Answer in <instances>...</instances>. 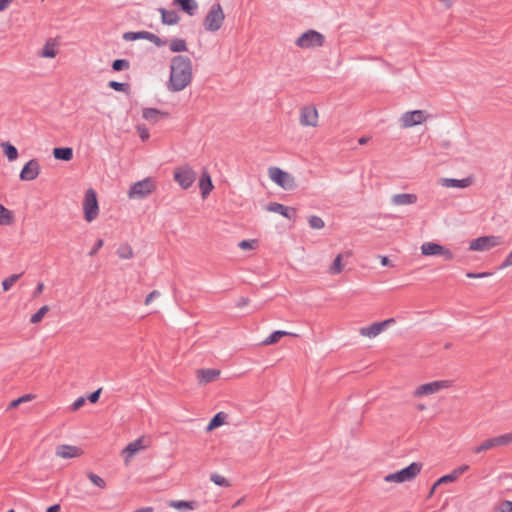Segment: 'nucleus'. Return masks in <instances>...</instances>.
I'll return each mask as SVG.
<instances>
[{
  "mask_svg": "<svg viewBox=\"0 0 512 512\" xmlns=\"http://www.w3.org/2000/svg\"><path fill=\"white\" fill-rule=\"evenodd\" d=\"M192 81V61L187 56H174L170 63V76L167 84L171 92L184 90Z\"/></svg>",
  "mask_w": 512,
  "mask_h": 512,
  "instance_id": "1",
  "label": "nucleus"
},
{
  "mask_svg": "<svg viewBox=\"0 0 512 512\" xmlns=\"http://www.w3.org/2000/svg\"><path fill=\"white\" fill-rule=\"evenodd\" d=\"M422 469V463L413 462L407 467L395 472L390 473L384 477L386 482L403 483L413 480Z\"/></svg>",
  "mask_w": 512,
  "mask_h": 512,
  "instance_id": "2",
  "label": "nucleus"
},
{
  "mask_svg": "<svg viewBox=\"0 0 512 512\" xmlns=\"http://www.w3.org/2000/svg\"><path fill=\"white\" fill-rule=\"evenodd\" d=\"M325 42V37L320 32L310 29L302 33L296 40L295 44L299 48L313 49L322 47Z\"/></svg>",
  "mask_w": 512,
  "mask_h": 512,
  "instance_id": "3",
  "label": "nucleus"
},
{
  "mask_svg": "<svg viewBox=\"0 0 512 512\" xmlns=\"http://www.w3.org/2000/svg\"><path fill=\"white\" fill-rule=\"evenodd\" d=\"M156 189L155 182L148 177L132 184L128 190L130 199H144Z\"/></svg>",
  "mask_w": 512,
  "mask_h": 512,
  "instance_id": "4",
  "label": "nucleus"
},
{
  "mask_svg": "<svg viewBox=\"0 0 512 512\" xmlns=\"http://www.w3.org/2000/svg\"><path fill=\"white\" fill-rule=\"evenodd\" d=\"M224 19L225 15L221 5L215 3L211 6V9L204 19V27L207 31L216 32L221 28Z\"/></svg>",
  "mask_w": 512,
  "mask_h": 512,
  "instance_id": "5",
  "label": "nucleus"
},
{
  "mask_svg": "<svg viewBox=\"0 0 512 512\" xmlns=\"http://www.w3.org/2000/svg\"><path fill=\"white\" fill-rule=\"evenodd\" d=\"M270 179L285 190H292L296 187L295 179L288 172L278 167H270L268 170Z\"/></svg>",
  "mask_w": 512,
  "mask_h": 512,
  "instance_id": "6",
  "label": "nucleus"
},
{
  "mask_svg": "<svg viewBox=\"0 0 512 512\" xmlns=\"http://www.w3.org/2000/svg\"><path fill=\"white\" fill-rule=\"evenodd\" d=\"M509 444H512V431L496 437L488 438L480 445L474 447L472 451L473 453L478 454L496 447L507 446Z\"/></svg>",
  "mask_w": 512,
  "mask_h": 512,
  "instance_id": "7",
  "label": "nucleus"
},
{
  "mask_svg": "<svg viewBox=\"0 0 512 512\" xmlns=\"http://www.w3.org/2000/svg\"><path fill=\"white\" fill-rule=\"evenodd\" d=\"M83 210L86 221H93L99 212L96 192L90 188L85 192Z\"/></svg>",
  "mask_w": 512,
  "mask_h": 512,
  "instance_id": "8",
  "label": "nucleus"
},
{
  "mask_svg": "<svg viewBox=\"0 0 512 512\" xmlns=\"http://www.w3.org/2000/svg\"><path fill=\"white\" fill-rule=\"evenodd\" d=\"M174 179L183 189H188L196 180V172L189 166H181L175 169Z\"/></svg>",
  "mask_w": 512,
  "mask_h": 512,
  "instance_id": "9",
  "label": "nucleus"
},
{
  "mask_svg": "<svg viewBox=\"0 0 512 512\" xmlns=\"http://www.w3.org/2000/svg\"><path fill=\"white\" fill-rule=\"evenodd\" d=\"M501 243L498 236H482L470 242L469 249L472 251H486Z\"/></svg>",
  "mask_w": 512,
  "mask_h": 512,
  "instance_id": "10",
  "label": "nucleus"
},
{
  "mask_svg": "<svg viewBox=\"0 0 512 512\" xmlns=\"http://www.w3.org/2000/svg\"><path fill=\"white\" fill-rule=\"evenodd\" d=\"M426 113L423 110H413L405 112L401 118V126L403 128H410L416 125H420L426 121Z\"/></svg>",
  "mask_w": 512,
  "mask_h": 512,
  "instance_id": "11",
  "label": "nucleus"
},
{
  "mask_svg": "<svg viewBox=\"0 0 512 512\" xmlns=\"http://www.w3.org/2000/svg\"><path fill=\"white\" fill-rule=\"evenodd\" d=\"M299 122L304 127H316L318 124V111L316 107L312 105L302 107Z\"/></svg>",
  "mask_w": 512,
  "mask_h": 512,
  "instance_id": "12",
  "label": "nucleus"
},
{
  "mask_svg": "<svg viewBox=\"0 0 512 512\" xmlns=\"http://www.w3.org/2000/svg\"><path fill=\"white\" fill-rule=\"evenodd\" d=\"M40 164L37 159L29 160L22 168L19 178L22 181L35 180L40 174Z\"/></svg>",
  "mask_w": 512,
  "mask_h": 512,
  "instance_id": "13",
  "label": "nucleus"
},
{
  "mask_svg": "<svg viewBox=\"0 0 512 512\" xmlns=\"http://www.w3.org/2000/svg\"><path fill=\"white\" fill-rule=\"evenodd\" d=\"M448 386H449L448 381H443V380L433 381L430 383L422 384L419 387H417L414 392V395L416 397H421L424 395L434 394V393L440 391L441 389L447 388Z\"/></svg>",
  "mask_w": 512,
  "mask_h": 512,
  "instance_id": "14",
  "label": "nucleus"
},
{
  "mask_svg": "<svg viewBox=\"0 0 512 512\" xmlns=\"http://www.w3.org/2000/svg\"><path fill=\"white\" fill-rule=\"evenodd\" d=\"M266 210L270 211V212L278 213L289 220H292V219L294 220L296 217V210L294 208L287 207L278 202H270L266 206Z\"/></svg>",
  "mask_w": 512,
  "mask_h": 512,
  "instance_id": "15",
  "label": "nucleus"
},
{
  "mask_svg": "<svg viewBox=\"0 0 512 512\" xmlns=\"http://www.w3.org/2000/svg\"><path fill=\"white\" fill-rule=\"evenodd\" d=\"M196 374L199 384H208L219 377L220 370L213 368L199 369Z\"/></svg>",
  "mask_w": 512,
  "mask_h": 512,
  "instance_id": "16",
  "label": "nucleus"
},
{
  "mask_svg": "<svg viewBox=\"0 0 512 512\" xmlns=\"http://www.w3.org/2000/svg\"><path fill=\"white\" fill-rule=\"evenodd\" d=\"M142 117L150 123H157L161 119L168 118L169 113L156 108H144L142 111Z\"/></svg>",
  "mask_w": 512,
  "mask_h": 512,
  "instance_id": "17",
  "label": "nucleus"
},
{
  "mask_svg": "<svg viewBox=\"0 0 512 512\" xmlns=\"http://www.w3.org/2000/svg\"><path fill=\"white\" fill-rule=\"evenodd\" d=\"M440 183L447 188H466L472 184V178L467 177L463 179L454 178H441Z\"/></svg>",
  "mask_w": 512,
  "mask_h": 512,
  "instance_id": "18",
  "label": "nucleus"
},
{
  "mask_svg": "<svg viewBox=\"0 0 512 512\" xmlns=\"http://www.w3.org/2000/svg\"><path fill=\"white\" fill-rule=\"evenodd\" d=\"M80 454L81 449L76 446L60 445L56 449V455L64 459L78 457Z\"/></svg>",
  "mask_w": 512,
  "mask_h": 512,
  "instance_id": "19",
  "label": "nucleus"
},
{
  "mask_svg": "<svg viewBox=\"0 0 512 512\" xmlns=\"http://www.w3.org/2000/svg\"><path fill=\"white\" fill-rule=\"evenodd\" d=\"M417 195L410 193L395 194L391 197V203L396 206L411 205L417 202Z\"/></svg>",
  "mask_w": 512,
  "mask_h": 512,
  "instance_id": "20",
  "label": "nucleus"
},
{
  "mask_svg": "<svg viewBox=\"0 0 512 512\" xmlns=\"http://www.w3.org/2000/svg\"><path fill=\"white\" fill-rule=\"evenodd\" d=\"M382 331H384L383 323L374 322L369 326L361 327L359 333L361 336L374 338L378 336Z\"/></svg>",
  "mask_w": 512,
  "mask_h": 512,
  "instance_id": "21",
  "label": "nucleus"
},
{
  "mask_svg": "<svg viewBox=\"0 0 512 512\" xmlns=\"http://www.w3.org/2000/svg\"><path fill=\"white\" fill-rule=\"evenodd\" d=\"M174 3L189 16H194L198 9V4L195 0H174Z\"/></svg>",
  "mask_w": 512,
  "mask_h": 512,
  "instance_id": "22",
  "label": "nucleus"
},
{
  "mask_svg": "<svg viewBox=\"0 0 512 512\" xmlns=\"http://www.w3.org/2000/svg\"><path fill=\"white\" fill-rule=\"evenodd\" d=\"M146 447H147V444L144 443V438L140 437V438L136 439L135 441L129 443L123 450V453H127V457H131L135 453H137L140 450L145 449Z\"/></svg>",
  "mask_w": 512,
  "mask_h": 512,
  "instance_id": "23",
  "label": "nucleus"
},
{
  "mask_svg": "<svg viewBox=\"0 0 512 512\" xmlns=\"http://www.w3.org/2000/svg\"><path fill=\"white\" fill-rule=\"evenodd\" d=\"M159 12L161 13L162 22L167 25H175L179 22V15L174 10H166L165 8H160Z\"/></svg>",
  "mask_w": 512,
  "mask_h": 512,
  "instance_id": "24",
  "label": "nucleus"
},
{
  "mask_svg": "<svg viewBox=\"0 0 512 512\" xmlns=\"http://www.w3.org/2000/svg\"><path fill=\"white\" fill-rule=\"evenodd\" d=\"M199 187L201 189L202 197H206L213 189V184L210 175L204 172L199 181Z\"/></svg>",
  "mask_w": 512,
  "mask_h": 512,
  "instance_id": "25",
  "label": "nucleus"
},
{
  "mask_svg": "<svg viewBox=\"0 0 512 512\" xmlns=\"http://www.w3.org/2000/svg\"><path fill=\"white\" fill-rule=\"evenodd\" d=\"M442 251V245L434 242H425L421 245V252L425 256H436Z\"/></svg>",
  "mask_w": 512,
  "mask_h": 512,
  "instance_id": "26",
  "label": "nucleus"
},
{
  "mask_svg": "<svg viewBox=\"0 0 512 512\" xmlns=\"http://www.w3.org/2000/svg\"><path fill=\"white\" fill-rule=\"evenodd\" d=\"M53 156L57 160L70 161L73 158V149L70 147L54 148Z\"/></svg>",
  "mask_w": 512,
  "mask_h": 512,
  "instance_id": "27",
  "label": "nucleus"
},
{
  "mask_svg": "<svg viewBox=\"0 0 512 512\" xmlns=\"http://www.w3.org/2000/svg\"><path fill=\"white\" fill-rule=\"evenodd\" d=\"M169 506L178 510H194L197 507V503L195 501L172 500Z\"/></svg>",
  "mask_w": 512,
  "mask_h": 512,
  "instance_id": "28",
  "label": "nucleus"
},
{
  "mask_svg": "<svg viewBox=\"0 0 512 512\" xmlns=\"http://www.w3.org/2000/svg\"><path fill=\"white\" fill-rule=\"evenodd\" d=\"M286 335H292V333L290 332H287V331H282V330H277V331H274L272 332L263 342L262 344L263 345H272V344H275L277 343L283 336H286ZM293 336H296L295 334H293Z\"/></svg>",
  "mask_w": 512,
  "mask_h": 512,
  "instance_id": "29",
  "label": "nucleus"
},
{
  "mask_svg": "<svg viewBox=\"0 0 512 512\" xmlns=\"http://www.w3.org/2000/svg\"><path fill=\"white\" fill-rule=\"evenodd\" d=\"M227 414L224 412H218L216 415L213 416V418L210 420L206 430L212 431L213 429L223 425L226 421Z\"/></svg>",
  "mask_w": 512,
  "mask_h": 512,
  "instance_id": "30",
  "label": "nucleus"
},
{
  "mask_svg": "<svg viewBox=\"0 0 512 512\" xmlns=\"http://www.w3.org/2000/svg\"><path fill=\"white\" fill-rule=\"evenodd\" d=\"M14 220L13 213L0 204V226H6L12 224Z\"/></svg>",
  "mask_w": 512,
  "mask_h": 512,
  "instance_id": "31",
  "label": "nucleus"
},
{
  "mask_svg": "<svg viewBox=\"0 0 512 512\" xmlns=\"http://www.w3.org/2000/svg\"><path fill=\"white\" fill-rule=\"evenodd\" d=\"M1 147L9 161H14L17 159L18 150L14 145H12L9 142H3V143H1Z\"/></svg>",
  "mask_w": 512,
  "mask_h": 512,
  "instance_id": "32",
  "label": "nucleus"
},
{
  "mask_svg": "<svg viewBox=\"0 0 512 512\" xmlns=\"http://www.w3.org/2000/svg\"><path fill=\"white\" fill-rule=\"evenodd\" d=\"M150 33L151 32H148V31L125 32L123 34V39L125 41H135L138 39L149 40Z\"/></svg>",
  "mask_w": 512,
  "mask_h": 512,
  "instance_id": "33",
  "label": "nucleus"
},
{
  "mask_svg": "<svg viewBox=\"0 0 512 512\" xmlns=\"http://www.w3.org/2000/svg\"><path fill=\"white\" fill-rule=\"evenodd\" d=\"M169 48L172 52H184L187 51V44L182 38H174L170 41Z\"/></svg>",
  "mask_w": 512,
  "mask_h": 512,
  "instance_id": "34",
  "label": "nucleus"
},
{
  "mask_svg": "<svg viewBox=\"0 0 512 512\" xmlns=\"http://www.w3.org/2000/svg\"><path fill=\"white\" fill-rule=\"evenodd\" d=\"M117 255L121 259H131L134 256V253L132 247L129 244L125 243L119 246V248L117 249Z\"/></svg>",
  "mask_w": 512,
  "mask_h": 512,
  "instance_id": "35",
  "label": "nucleus"
},
{
  "mask_svg": "<svg viewBox=\"0 0 512 512\" xmlns=\"http://www.w3.org/2000/svg\"><path fill=\"white\" fill-rule=\"evenodd\" d=\"M21 276H22V273H20V274H12L9 277L5 278L2 281L3 290L4 291H8L15 284V282L18 281V279Z\"/></svg>",
  "mask_w": 512,
  "mask_h": 512,
  "instance_id": "36",
  "label": "nucleus"
},
{
  "mask_svg": "<svg viewBox=\"0 0 512 512\" xmlns=\"http://www.w3.org/2000/svg\"><path fill=\"white\" fill-rule=\"evenodd\" d=\"M49 311V307L47 305H44L42 306L36 313H34L31 318H30V322L32 324H36V323H39L43 317L45 316V314Z\"/></svg>",
  "mask_w": 512,
  "mask_h": 512,
  "instance_id": "37",
  "label": "nucleus"
},
{
  "mask_svg": "<svg viewBox=\"0 0 512 512\" xmlns=\"http://www.w3.org/2000/svg\"><path fill=\"white\" fill-rule=\"evenodd\" d=\"M108 86L115 90V91H119V92H129L130 91V85L129 83H123V82H117V81H110L108 83Z\"/></svg>",
  "mask_w": 512,
  "mask_h": 512,
  "instance_id": "38",
  "label": "nucleus"
},
{
  "mask_svg": "<svg viewBox=\"0 0 512 512\" xmlns=\"http://www.w3.org/2000/svg\"><path fill=\"white\" fill-rule=\"evenodd\" d=\"M308 223L312 229H322L325 226L323 219L316 215L310 216L308 218Z\"/></svg>",
  "mask_w": 512,
  "mask_h": 512,
  "instance_id": "39",
  "label": "nucleus"
},
{
  "mask_svg": "<svg viewBox=\"0 0 512 512\" xmlns=\"http://www.w3.org/2000/svg\"><path fill=\"white\" fill-rule=\"evenodd\" d=\"M210 480L214 484H216V485H218L220 487H229L230 486L229 481L225 477H223V476H221V475H219L217 473L211 474Z\"/></svg>",
  "mask_w": 512,
  "mask_h": 512,
  "instance_id": "40",
  "label": "nucleus"
},
{
  "mask_svg": "<svg viewBox=\"0 0 512 512\" xmlns=\"http://www.w3.org/2000/svg\"><path fill=\"white\" fill-rule=\"evenodd\" d=\"M342 255L339 254L337 255V257L334 259L331 267H330V273L333 274V275H336V274H339L342 272V269H343V266H342Z\"/></svg>",
  "mask_w": 512,
  "mask_h": 512,
  "instance_id": "41",
  "label": "nucleus"
},
{
  "mask_svg": "<svg viewBox=\"0 0 512 512\" xmlns=\"http://www.w3.org/2000/svg\"><path fill=\"white\" fill-rule=\"evenodd\" d=\"M130 67V63L128 60L126 59H116L113 61L112 63V69L114 71H122V70H126Z\"/></svg>",
  "mask_w": 512,
  "mask_h": 512,
  "instance_id": "42",
  "label": "nucleus"
},
{
  "mask_svg": "<svg viewBox=\"0 0 512 512\" xmlns=\"http://www.w3.org/2000/svg\"><path fill=\"white\" fill-rule=\"evenodd\" d=\"M57 52L54 48L53 44H50L47 42L41 52V56L45 58H54L56 56Z\"/></svg>",
  "mask_w": 512,
  "mask_h": 512,
  "instance_id": "43",
  "label": "nucleus"
},
{
  "mask_svg": "<svg viewBox=\"0 0 512 512\" xmlns=\"http://www.w3.org/2000/svg\"><path fill=\"white\" fill-rule=\"evenodd\" d=\"M87 477L89 478V480L94 484L96 485L97 487L99 488H105L106 486V483L104 481V479H102L100 476H98L97 474L93 473V472H89L87 474Z\"/></svg>",
  "mask_w": 512,
  "mask_h": 512,
  "instance_id": "44",
  "label": "nucleus"
},
{
  "mask_svg": "<svg viewBox=\"0 0 512 512\" xmlns=\"http://www.w3.org/2000/svg\"><path fill=\"white\" fill-rule=\"evenodd\" d=\"M33 395L31 394H26V395H23L15 400H13L10 404H9V409H12V408H16L18 407L21 403H24V402H27V401H30L33 399Z\"/></svg>",
  "mask_w": 512,
  "mask_h": 512,
  "instance_id": "45",
  "label": "nucleus"
},
{
  "mask_svg": "<svg viewBox=\"0 0 512 512\" xmlns=\"http://www.w3.org/2000/svg\"><path fill=\"white\" fill-rule=\"evenodd\" d=\"M238 246L241 249H254L257 246V240H242L239 242Z\"/></svg>",
  "mask_w": 512,
  "mask_h": 512,
  "instance_id": "46",
  "label": "nucleus"
},
{
  "mask_svg": "<svg viewBox=\"0 0 512 512\" xmlns=\"http://www.w3.org/2000/svg\"><path fill=\"white\" fill-rule=\"evenodd\" d=\"M149 41L154 43L157 47H163L167 43L166 40L161 39L160 37H158L154 33H150Z\"/></svg>",
  "mask_w": 512,
  "mask_h": 512,
  "instance_id": "47",
  "label": "nucleus"
},
{
  "mask_svg": "<svg viewBox=\"0 0 512 512\" xmlns=\"http://www.w3.org/2000/svg\"><path fill=\"white\" fill-rule=\"evenodd\" d=\"M137 131H138L139 137L141 138L142 141H146L149 139L150 133H149L148 128H146L145 126L139 125V126H137Z\"/></svg>",
  "mask_w": 512,
  "mask_h": 512,
  "instance_id": "48",
  "label": "nucleus"
},
{
  "mask_svg": "<svg viewBox=\"0 0 512 512\" xmlns=\"http://www.w3.org/2000/svg\"><path fill=\"white\" fill-rule=\"evenodd\" d=\"M455 480H457V479H456L455 475L453 474V472H451L447 475L440 477L437 480V484H445V483H449V482H454Z\"/></svg>",
  "mask_w": 512,
  "mask_h": 512,
  "instance_id": "49",
  "label": "nucleus"
},
{
  "mask_svg": "<svg viewBox=\"0 0 512 512\" xmlns=\"http://www.w3.org/2000/svg\"><path fill=\"white\" fill-rule=\"evenodd\" d=\"M439 256H442L444 260H452L454 258V254L445 246H442V251L439 253Z\"/></svg>",
  "mask_w": 512,
  "mask_h": 512,
  "instance_id": "50",
  "label": "nucleus"
},
{
  "mask_svg": "<svg viewBox=\"0 0 512 512\" xmlns=\"http://www.w3.org/2000/svg\"><path fill=\"white\" fill-rule=\"evenodd\" d=\"M468 469H469V466L464 464V465H461V466L455 468L452 472L455 475L456 479H458V477L460 475H462L463 473H465Z\"/></svg>",
  "mask_w": 512,
  "mask_h": 512,
  "instance_id": "51",
  "label": "nucleus"
},
{
  "mask_svg": "<svg viewBox=\"0 0 512 512\" xmlns=\"http://www.w3.org/2000/svg\"><path fill=\"white\" fill-rule=\"evenodd\" d=\"M160 296V292L158 290H153L150 292L145 298V304L149 305L153 299L158 298Z\"/></svg>",
  "mask_w": 512,
  "mask_h": 512,
  "instance_id": "52",
  "label": "nucleus"
},
{
  "mask_svg": "<svg viewBox=\"0 0 512 512\" xmlns=\"http://www.w3.org/2000/svg\"><path fill=\"white\" fill-rule=\"evenodd\" d=\"M104 244V241L102 239H98L94 245V247L91 249V251L89 252V256H94L97 254V252L99 251L100 248H102Z\"/></svg>",
  "mask_w": 512,
  "mask_h": 512,
  "instance_id": "53",
  "label": "nucleus"
},
{
  "mask_svg": "<svg viewBox=\"0 0 512 512\" xmlns=\"http://www.w3.org/2000/svg\"><path fill=\"white\" fill-rule=\"evenodd\" d=\"M490 275H491V273H489V272H481V273L468 272V273L466 274V276H467L468 278H473V279H476V278H485V277H488V276H490Z\"/></svg>",
  "mask_w": 512,
  "mask_h": 512,
  "instance_id": "54",
  "label": "nucleus"
},
{
  "mask_svg": "<svg viewBox=\"0 0 512 512\" xmlns=\"http://www.w3.org/2000/svg\"><path fill=\"white\" fill-rule=\"evenodd\" d=\"M84 403H85V398H84V397H79V398H77V399L73 402V404L71 405V409H72L73 411H76V410H78L79 408H81V407L84 405Z\"/></svg>",
  "mask_w": 512,
  "mask_h": 512,
  "instance_id": "55",
  "label": "nucleus"
},
{
  "mask_svg": "<svg viewBox=\"0 0 512 512\" xmlns=\"http://www.w3.org/2000/svg\"><path fill=\"white\" fill-rule=\"evenodd\" d=\"M101 391H102V388H99V389L95 390L94 392H92V393L88 396V400H89L91 403H96V402L99 400V397H100Z\"/></svg>",
  "mask_w": 512,
  "mask_h": 512,
  "instance_id": "56",
  "label": "nucleus"
},
{
  "mask_svg": "<svg viewBox=\"0 0 512 512\" xmlns=\"http://www.w3.org/2000/svg\"><path fill=\"white\" fill-rule=\"evenodd\" d=\"M500 512H512V502L511 501H503L500 505Z\"/></svg>",
  "mask_w": 512,
  "mask_h": 512,
  "instance_id": "57",
  "label": "nucleus"
},
{
  "mask_svg": "<svg viewBox=\"0 0 512 512\" xmlns=\"http://www.w3.org/2000/svg\"><path fill=\"white\" fill-rule=\"evenodd\" d=\"M509 266H512V251L507 255L505 260L500 265V269H505Z\"/></svg>",
  "mask_w": 512,
  "mask_h": 512,
  "instance_id": "58",
  "label": "nucleus"
},
{
  "mask_svg": "<svg viewBox=\"0 0 512 512\" xmlns=\"http://www.w3.org/2000/svg\"><path fill=\"white\" fill-rule=\"evenodd\" d=\"M249 304V299L246 297H240L236 303L238 308H243Z\"/></svg>",
  "mask_w": 512,
  "mask_h": 512,
  "instance_id": "59",
  "label": "nucleus"
},
{
  "mask_svg": "<svg viewBox=\"0 0 512 512\" xmlns=\"http://www.w3.org/2000/svg\"><path fill=\"white\" fill-rule=\"evenodd\" d=\"M60 505L59 504H54L50 507L47 508L46 512H60Z\"/></svg>",
  "mask_w": 512,
  "mask_h": 512,
  "instance_id": "60",
  "label": "nucleus"
},
{
  "mask_svg": "<svg viewBox=\"0 0 512 512\" xmlns=\"http://www.w3.org/2000/svg\"><path fill=\"white\" fill-rule=\"evenodd\" d=\"M12 0H0V11L5 10Z\"/></svg>",
  "mask_w": 512,
  "mask_h": 512,
  "instance_id": "61",
  "label": "nucleus"
},
{
  "mask_svg": "<svg viewBox=\"0 0 512 512\" xmlns=\"http://www.w3.org/2000/svg\"><path fill=\"white\" fill-rule=\"evenodd\" d=\"M43 289H44V284L43 283H38V285H37V287H36V289L34 291V296H37L40 293H42Z\"/></svg>",
  "mask_w": 512,
  "mask_h": 512,
  "instance_id": "62",
  "label": "nucleus"
},
{
  "mask_svg": "<svg viewBox=\"0 0 512 512\" xmlns=\"http://www.w3.org/2000/svg\"><path fill=\"white\" fill-rule=\"evenodd\" d=\"M154 511V508L153 507H142V508H139V509H136L134 512H153Z\"/></svg>",
  "mask_w": 512,
  "mask_h": 512,
  "instance_id": "63",
  "label": "nucleus"
},
{
  "mask_svg": "<svg viewBox=\"0 0 512 512\" xmlns=\"http://www.w3.org/2000/svg\"><path fill=\"white\" fill-rule=\"evenodd\" d=\"M380 258H381V264H382V266H388V265H389L390 260L388 259V257H386V256H380Z\"/></svg>",
  "mask_w": 512,
  "mask_h": 512,
  "instance_id": "64",
  "label": "nucleus"
}]
</instances>
